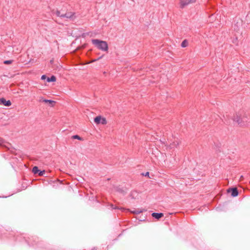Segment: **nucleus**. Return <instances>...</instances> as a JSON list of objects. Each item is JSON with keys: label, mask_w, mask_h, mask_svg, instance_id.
Listing matches in <instances>:
<instances>
[{"label": "nucleus", "mask_w": 250, "mask_h": 250, "mask_svg": "<svg viewBox=\"0 0 250 250\" xmlns=\"http://www.w3.org/2000/svg\"><path fill=\"white\" fill-rule=\"evenodd\" d=\"M110 207L112 208H113V209H116V208L113 204H111L110 205Z\"/></svg>", "instance_id": "nucleus-26"}, {"label": "nucleus", "mask_w": 250, "mask_h": 250, "mask_svg": "<svg viewBox=\"0 0 250 250\" xmlns=\"http://www.w3.org/2000/svg\"><path fill=\"white\" fill-rule=\"evenodd\" d=\"M143 212V210L140 209H135L134 210L132 211V212L134 214H140V213Z\"/></svg>", "instance_id": "nucleus-12"}, {"label": "nucleus", "mask_w": 250, "mask_h": 250, "mask_svg": "<svg viewBox=\"0 0 250 250\" xmlns=\"http://www.w3.org/2000/svg\"><path fill=\"white\" fill-rule=\"evenodd\" d=\"M56 81V78L54 76H52L51 77L47 78V82H54Z\"/></svg>", "instance_id": "nucleus-8"}, {"label": "nucleus", "mask_w": 250, "mask_h": 250, "mask_svg": "<svg viewBox=\"0 0 250 250\" xmlns=\"http://www.w3.org/2000/svg\"><path fill=\"white\" fill-rule=\"evenodd\" d=\"M56 14L58 17H59L62 19H71L73 18L74 13L72 12H66L65 13H62L60 11L57 10L56 11Z\"/></svg>", "instance_id": "nucleus-3"}, {"label": "nucleus", "mask_w": 250, "mask_h": 250, "mask_svg": "<svg viewBox=\"0 0 250 250\" xmlns=\"http://www.w3.org/2000/svg\"><path fill=\"white\" fill-rule=\"evenodd\" d=\"M151 215L154 218L159 219L164 216V214L163 213L153 212L151 214Z\"/></svg>", "instance_id": "nucleus-7"}, {"label": "nucleus", "mask_w": 250, "mask_h": 250, "mask_svg": "<svg viewBox=\"0 0 250 250\" xmlns=\"http://www.w3.org/2000/svg\"><path fill=\"white\" fill-rule=\"evenodd\" d=\"M231 190V195L233 197H236L238 195V191L236 188H231L230 189ZM228 191H229V189L228 190Z\"/></svg>", "instance_id": "nucleus-6"}, {"label": "nucleus", "mask_w": 250, "mask_h": 250, "mask_svg": "<svg viewBox=\"0 0 250 250\" xmlns=\"http://www.w3.org/2000/svg\"><path fill=\"white\" fill-rule=\"evenodd\" d=\"M46 78H47V77H46V75H42V76L41 77L42 80H45Z\"/></svg>", "instance_id": "nucleus-23"}, {"label": "nucleus", "mask_w": 250, "mask_h": 250, "mask_svg": "<svg viewBox=\"0 0 250 250\" xmlns=\"http://www.w3.org/2000/svg\"><path fill=\"white\" fill-rule=\"evenodd\" d=\"M32 172H46L45 170H40L38 168V167L37 166H35L33 167Z\"/></svg>", "instance_id": "nucleus-10"}, {"label": "nucleus", "mask_w": 250, "mask_h": 250, "mask_svg": "<svg viewBox=\"0 0 250 250\" xmlns=\"http://www.w3.org/2000/svg\"><path fill=\"white\" fill-rule=\"evenodd\" d=\"M101 118L102 117L100 116H98L96 117L94 120V122L97 125L100 124L101 120Z\"/></svg>", "instance_id": "nucleus-9"}, {"label": "nucleus", "mask_w": 250, "mask_h": 250, "mask_svg": "<svg viewBox=\"0 0 250 250\" xmlns=\"http://www.w3.org/2000/svg\"><path fill=\"white\" fill-rule=\"evenodd\" d=\"M223 117L224 118V123H225L226 125H229L230 123V121L229 118H228V115L226 114V116L225 115L223 116Z\"/></svg>", "instance_id": "nucleus-11"}, {"label": "nucleus", "mask_w": 250, "mask_h": 250, "mask_svg": "<svg viewBox=\"0 0 250 250\" xmlns=\"http://www.w3.org/2000/svg\"><path fill=\"white\" fill-rule=\"evenodd\" d=\"M83 140V138L79 136V141Z\"/></svg>", "instance_id": "nucleus-27"}, {"label": "nucleus", "mask_w": 250, "mask_h": 250, "mask_svg": "<svg viewBox=\"0 0 250 250\" xmlns=\"http://www.w3.org/2000/svg\"><path fill=\"white\" fill-rule=\"evenodd\" d=\"M11 104V102L10 100L6 101L4 98H0V104L4 105L6 106H9Z\"/></svg>", "instance_id": "nucleus-5"}, {"label": "nucleus", "mask_w": 250, "mask_h": 250, "mask_svg": "<svg viewBox=\"0 0 250 250\" xmlns=\"http://www.w3.org/2000/svg\"><path fill=\"white\" fill-rule=\"evenodd\" d=\"M100 124L104 125L107 124L106 120L105 118H101Z\"/></svg>", "instance_id": "nucleus-16"}, {"label": "nucleus", "mask_w": 250, "mask_h": 250, "mask_svg": "<svg viewBox=\"0 0 250 250\" xmlns=\"http://www.w3.org/2000/svg\"><path fill=\"white\" fill-rule=\"evenodd\" d=\"M72 139H78V135H75L72 136Z\"/></svg>", "instance_id": "nucleus-20"}, {"label": "nucleus", "mask_w": 250, "mask_h": 250, "mask_svg": "<svg viewBox=\"0 0 250 250\" xmlns=\"http://www.w3.org/2000/svg\"><path fill=\"white\" fill-rule=\"evenodd\" d=\"M238 118H239V117H237V113H236V115L234 116V117L232 119V120L236 122V120L238 119ZM243 118V116H241V117L240 118H239L240 119H242Z\"/></svg>", "instance_id": "nucleus-17"}, {"label": "nucleus", "mask_w": 250, "mask_h": 250, "mask_svg": "<svg viewBox=\"0 0 250 250\" xmlns=\"http://www.w3.org/2000/svg\"><path fill=\"white\" fill-rule=\"evenodd\" d=\"M45 103H50L52 106H53L54 104H55V101H52V100H44L43 101Z\"/></svg>", "instance_id": "nucleus-15"}, {"label": "nucleus", "mask_w": 250, "mask_h": 250, "mask_svg": "<svg viewBox=\"0 0 250 250\" xmlns=\"http://www.w3.org/2000/svg\"><path fill=\"white\" fill-rule=\"evenodd\" d=\"M3 143V140L0 138V145H2Z\"/></svg>", "instance_id": "nucleus-24"}, {"label": "nucleus", "mask_w": 250, "mask_h": 250, "mask_svg": "<svg viewBox=\"0 0 250 250\" xmlns=\"http://www.w3.org/2000/svg\"><path fill=\"white\" fill-rule=\"evenodd\" d=\"M92 43L99 49L104 51H107L108 46L105 41H101L98 39H93Z\"/></svg>", "instance_id": "nucleus-2"}, {"label": "nucleus", "mask_w": 250, "mask_h": 250, "mask_svg": "<svg viewBox=\"0 0 250 250\" xmlns=\"http://www.w3.org/2000/svg\"><path fill=\"white\" fill-rule=\"evenodd\" d=\"M188 45V42L187 40H184L182 43H181V46L182 47H186Z\"/></svg>", "instance_id": "nucleus-13"}, {"label": "nucleus", "mask_w": 250, "mask_h": 250, "mask_svg": "<svg viewBox=\"0 0 250 250\" xmlns=\"http://www.w3.org/2000/svg\"><path fill=\"white\" fill-rule=\"evenodd\" d=\"M103 56H102L100 57H99L98 58H97V59H94L92 61V62H95V61H97L100 59H101L102 57H103Z\"/></svg>", "instance_id": "nucleus-21"}, {"label": "nucleus", "mask_w": 250, "mask_h": 250, "mask_svg": "<svg viewBox=\"0 0 250 250\" xmlns=\"http://www.w3.org/2000/svg\"><path fill=\"white\" fill-rule=\"evenodd\" d=\"M12 60H7L4 62V63L6 64H11L12 62Z\"/></svg>", "instance_id": "nucleus-18"}, {"label": "nucleus", "mask_w": 250, "mask_h": 250, "mask_svg": "<svg viewBox=\"0 0 250 250\" xmlns=\"http://www.w3.org/2000/svg\"><path fill=\"white\" fill-rule=\"evenodd\" d=\"M179 144V141L178 140H176L174 141L172 144H170V145L171 147H173L174 146H177Z\"/></svg>", "instance_id": "nucleus-14"}, {"label": "nucleus", "mask_w": 250, "mask_h": 250, "mask_svg": "<svg viewBox=\"0 0 250 250\" xmlns=\"http://www.w3.org/2000/svg\"><path fill=\"white\" fill-rule=\"evenodd\" d=\"M195 2V0H180V7L183 9L188 4Z\"/></svg>", "instance_id": "nucleus-4"}, {"label": "nucleus", "mask_w": 250, "mask_h": 250, "mask_svg": "<svg viewBox=\"0 0 250 250\" xmlns=\"http://www.w3.org/2000/svg\"><path fill=\"white\" fill-rule=\"evenodd\" d=\"M241 116H243L242 119L238 118L236 122L241 126H246L249 123V114L244 110H239L237 112V117L240 118Z\"/></svg>", "instance_id": "nucleus-1"}, {"label": "nucleus", "mask_w": 250, "mask_h": 250, "mask_svg": "<svg viewBox=\"0 0 250 250\" xmlns=\"http://www.w3.org/2000/svg\"><path fill=\"white\" fill-rule=\"evenodd\" d=\"M34 174H38V175L39 176H42L44 174H46V173H41V172H40V173H34Z\"/></svg>", "instance_id": "nucleus-22"}, {"label": "nucleus", "mask_w": 250, "mask_h": 250, "mask_svg": "<svg viewBox=\"0 0 250 250\" xmlns=\"http://www.w3.org/2000/svg\"><path fill=\"white\" fill-rule=\"evenodd\" d=\"M149 173H142V174L143 176H147V177H149Z\"/></svg>", "instance_id": "nucleus-19"}, {"label": "nucleus", "mask_w": 250, "mask_h": 250, "mask_svg": "<svg viewBox=\"0 0 250 250\" xmlns=\"http://www.w3.org/2000/svg\"><path fill=\"white\" fill-rule=\"evenodd\" d=\"M118 190L121 192H124L125 190L123 189L118 188Z\"/></svg>", "instance_id": "nucleus-25"}]
</instances>
